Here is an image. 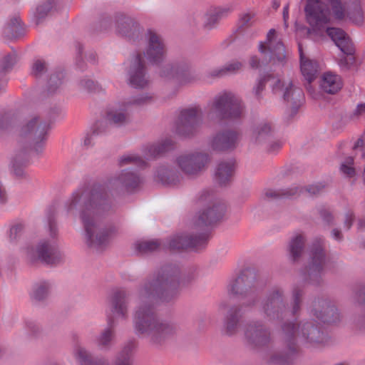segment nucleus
Wrapping results in <instances>:
<instances>
[{
	"label": "nucleus",
	"instance_id": "nucleus-1",
	"mask_svg": "<svg viewBox=\"0 0 365 365\" xmlns=\"http://www.w3.org/2000/svg\"><path fill=\"white\" fill-rule=\"evenodd\" d=\"M142 182L138 173L125 169L110 180L108 185L94 184L73 193L66 203V209L69 212H79L88 245H105L117 232L115 226L102 227V217L113 212L115 207L109 189L133 192Z\"/></svg>",
	"mask_w": 365,
	"mask_h": 365
},
{
	"label": "nucleus",
	"instance_id": "nucleus-2",
	"mask_svg": "<svg viewBox=\"0 0 365 365\" xmlns=\"http://www.w3.org/2000/svg\"><path fill=\"white\" fill-rule=\"evenodd\" d=\"M48 128L47 122L37 115L31 116L22 125L10 163L11 172L16 178H26L25 168L28 165L30 153L31 150L38 154L42 152Z\"/></svg>",
	"mask_w": 365,
	"mask_h": 365
},
{
	"label": "nucleus",
	"instance_id": "nucleus-3",
	"mask_svg": "<svg viewBox=\"0 0 365 365\" xmlns=\"http://www.w3.org/2000/svg\"><path fill=\"white\" fill-rule=\"evenodd\" d=\"M209 239L207 232L200 234L178 232L170 236L165 241L152 240L138 241L135 244L136 251H155L156 250L205 249Z\"/></svg>",
	"mask_w": 365,
	"mask_h": 365
},
{
	"label": "nucleus",
	"instance_id": "nucleus-4",
	"mask_svg": "<svg viewBox=\"0 0 365 365\" xmlns=\"http://www.w3.org/2000/svg\"><path fill=\"white\" fill-rule=\"evenodd\" d=\"M245 113V106L241 98L225 92L213 99L209 115H215L220 120H237L243 118Z\"/></svg>",
	"mask_w": 365,
	"mask_h": 365
},
{
	"label": "nucleus",
	"instance_id": "nucleus-5",
	"mask_svg": "<svg viewBox=\"0 0 365 365\" xmlns=\"http://www.w3.org/2000/svg\"><path fill=\"white\" fill-rule=\"evenodd\" d=\"M199 202H208L207 207L199 212L194 225L196 228L215 227L223 219L226 205L222 201L214 199L212 191L205 190L201 191L197 197Z\"/></svg>",
	"mask_w": 365,
	"mask_h": 365
},
{
	"label": "nucleus",
	"instance_id": "nucleus-6",
	"mask_svg": "<svg viewBox=\"0 0 365 365\" xmlns=\"http://www.w3.org/2000/svg\"><path fill=\"white\" fill-rule=\"evenodd\" d=\"M160 76L167 80H175L180 84L195 83L200 80L199 73L185 61L168 63L160 70Z\"/></svg>",
	"mask_w": 365,
	"mask_h": 365
},
{
	"label": "nucleus",
	"instance_id": "nucleus-7",
	"mask_svg": "<svg viewBox=\"0 0 365 365\" xmlns=\"http://www.w3.org/2000/svg\"><path fill=\"white\" fill-rule=\"evenodd\" d=\"M209 161V155L201 151L185 153L175 159V163L182 173L190 178L201 175L205 170Z\"/></svg>",
	"mask_w": 365,
	"mask_h": 365
},
{
	"label": "nucleus",
	"instance_id": "nucleus-8",
	"mask_svg": "<svg viewBox=\"0 0 365 365\" xmlns=\"http://www.w3.org/2000/svg\"><path fill=\"white\" fill-rule=\"evenodd\" d=\"M203 112L200 107H190L181 110L176 123V133L181 136L195 135L202 123Z\"/></svg>",
	"mask_w": 365,
	"mask_h": 365
},
{
	"label": "nucleus",
	"instance_id": "nucleus-9",
	"mask_svg": "<svg viewBox=\"0 0 365 365\" xmlns=\"http://www.w3.org/2000/svg\"><path fill=\"white\" fill-rule=\"evenodd\" d=\"M326 185L319 182L304 187L299 185H292L289 187L277 190L269 189L264 192V197L268 200H278L291 199L300 195L305 190L310 196H317L323 192Z\"/></svg>",
	"mask_w": 365,
	"mask_h": 365
},
{
	"label": "nucleus",
	"instance_id": "nucleus-10",
	"mask_svg": "<svg viewBox=\"0 0 365 365\" xmlns=\"http://www.w3.org/2000/svg\"><path fill=\"white\" fill-rule=\"evenodd\" d=\"M146 48L144 56L152 63H161L167 53V48L163 37L156 31L148 29L145 34Z\"/></svg>",
	"mask_w": 365,
	"mask_h": 365
},
{
	"label": "nucleus",
	"instance_id": "nucleus-11",
	"mask_svg": "<svg viewBox=\"0 0 365 365\" xmlns=\"http://www.w3.org/2000/svg\"><path fill=\"white\" fill-rule=\"evenodd\" d=\"M152 96L149 94L132 97L124 102L125 108L108 111L107 120L110 124H113L117 127L125 125L130 122V115L127 111V108L130 106H141L148 104L152 101Z\"/></svg>",
	"mask_w": 365,
	"mask_h": 365
},
{
	"label": "nucleus",
	"instance_id": "nucleus-12",
	"mask_svg": "<svg viewBox=\"0 0 365 365\" xmlns=\"http://www.w3.org/2000/svg\"><path fill=\"white\" fill-rule=\"evenodd\" d=\"M276 31L270 29L267 35V41L260 42L259 46V52L264 56L263 63L273 61V64H284L285 60V49L282 42L277 41L274 44L273 38Z\"/></svg>",
	"mask_w": 365,
	"mask_h": 365
},
{
	"label": "nucleus",
	"instance_id": "nucleus-13",
	"mask_svg": "<svg viewBox=\"0 0 365 365\" xmlns=\"http://www.w3.org/2000/svg\"><path fill=\"white\" fill-rule=\"evenodd\" d=\"M304 11L307 22L315 29H321L329 21V9L319 0H307Z\"/></svg>",
	"mask_w": 365,
	"mask_h": 365
},
{
	"label": "nucleus",
	"instance_id": "nucleus-14",
	"mask_svg": "<svg viewBox=\"0 0 365 365\" xmlns=\"http://www.w3.org/2000/svg\"><path fill=\"white\" fill-rule=\"evenodd\" d=\"M129 84L135 88H145L150 83L145 61L142 54L138 53L131 61L128 70Z\"/></svg>",
	"mask_w": 365,
	"mask_h": 365
},
{
	"label": "nucleus",
	"instance_id": "nucleus-15",
	"mask_svg": "<svg viewBox=\"0 0 365 365\" xmlns=\"http://www.w3.org/2000/svg\"><path fill=\"white\" fill-rule=\"evenodd\" d=\"M116 31L128 41L135 42L142 38L143 28L135 19L120 14L117 18Z\"/></svg>",
	"mask_w": 365,
	"mask_h": 365
},
{
	"label": "nucleus",
	"instance_id": "nucleus-16",
	"mask_svg": "<svg viewBox=\"0 0 365 365\" xmlns=\"http://www.w3.org/2000/svg\"><path fill=\"white\" fill-rule=\"evenodd\" d=\"M47 220L51 239L41 240L37 245L36 251H55L60 248L57 241L58 228L56 221V210L54 207L48 208L47 211Z\"/></svg>",
	"mask_w": 365,
	"mask_h": 365
},
{
	"label": "nucleus",
	"instance_id": "nucleus-17",
	"mask_svg": "<svg viewBox=\"0 0 365 365\" xmlns=\"http://www.w3.org/2000/svg\"><path fill=\"white\" fill-rule=\"evenodd\" d=\"M240 140V134L234 130L227 129L217 133L212 138V148L217 151L235 149Z\"/></svg>",
	"mask_w": 365,
	"mask_h": 365
},
{
	"label": "nucleus",
	"instance_id": "nucleus-18",
	"mask_svg": "<svg viewBox=\"0 0 365 365\" xmlns=\"http://www.w3.org/2000/svg\"><path fill=\"white\" fill-rule=\"evenodd\" d=\"M283 99L291 106L292 115H294L304 100L303 91L289 82L284 88Z\"/></svg>",
	"mask_w": 365,
	"mask_h": 365
},
{
	"label": "nucleus",
	"instance_id": "nucleus-19",
	"mask_svg": "<svg viewBox=\"0 0 365 365\" xmlns=\"http://www.w3.org/2000/svg\"><path fill=\"white\" fill-rule=\"evenodd\" d=\"M327 34L344 53L351 55L354 53L351 40L342 29L333 27L327 28Z\"/></svg>",
	"mask_w": 365,
	"mask_h": 365
},
{
	"label": "nucleus",
	"instance_id": "nucleus-20",
	"mask_svg": "<svg viewBox=\"0 0 365 365\" xmlns=\"http://www.w3.org/2000/svg\"><path fill=\"white\" fill-rule=\"evenodd\" d=\"M156 178L165 185L175 186L180 182L182 176L174 167L161 165L156 170Z\"/></svg>",
	"mask_w": 365,
	"mask_h": 365
},
{
	"label": "nucleus",
	"instance_id": "nucleus-21",
	"mask_svg": "<svg viewBox=\"0 0 365 365\" xmlns=\"http://www.w3.org/2000/svg\"><path fill=\"white\" fill-rule=\"evenodd\" d=\"M234 172V163L232 160L221 161L216 168L215 180L220 186H226L231 182Z\"/></svg>",
	"mask_w": 365,
	"mask_h": 365
},
{
	"label": "nucleus",
	"instance_id": "nucleus-22",
	"mask_svg": "<svg viewBox=\"0 0 365 365\" xmlns=\"http://www.w3.org/2000/svg\"><path fill=\"white\" fill-rule=\"evenodd\" d=\"M274 137L272 125L268 122H262L257 125L252 132V139L258 145H264Z\"/></svg>",
	"mask_w": 365,
	"mask_h": 365
},
{
	"label": "nucleus",
	"instance_id": "nucleus-23",
	"mask_svg": "<svg viewBox=\"0 0 365 365\" xmlns=\"http://www.w3.org/2000/svg\"><path fill=\"white\" fill-rule=\"evenodd\" d=\"M299 52L302 73L308 83L310 84L316 78L318 71V64L316 61L305 57L303 53L302 46L300 43L299 44Z\"/></svg>",
	"mask_w": 365,
	"mask_h": 365
},
{
	"label": "nucleus",
	"instance_id": "nucleus-24",
	"mask_svg": "<svg viewBox=\"0 0 365 365\" xmlns=\"http://www.w3.org/2000/svg\"><path fill=\"white\" fill-rule=\"evenodd\" d=\"M25 33L24 25L20 17L15 15L11 17L4 28V36L9 39L17 38Z\"/></svg>",
	"mask_w": 365,
	"mask_h": 365
},
{
	"label": "nucleus",
	"instance_id": "nucleus-25",
	"mask_svg": "<svg viewBox=\"0 0 365 365\" xmlns=\"http://www.w3.org/2000/svg\"><path fill=\"white\" fill-rule=\"evenodd\" d=\"M320 86L325 93L334 94L341 88L342 84L339 76L326 73L323 75Z\"/></svg>",
	"mask_w": 365,
	"mask_h": 365
},
{
	"label": "nucleus",
	"instance_id": "nucleus-26",
	"mask_svg": "<svg viewBox=\"0 0 365 365\" xmlns=\"http://www.w3.org/2000/svg\"><path fill=\"white\" fill-rule=\"evenodd\" d=\"M229 11L228 9H218L206 13L204 16L202 29L210 31L217 27L220 19Z\"/></svg>",
	"mask_w": 365,
	"mask_h": 365
},
{
	"label": "nucleus",
	"instance_id": "nucleus-27",
	"mask_svg": "<svg viewBox=\"0 0 365 365\" xmlns=\"http://www.w3.org/2000/svg\"><path fill=\"white\" fill-rule=\"evenodd\" d=\"M242 63L239 61H232L225 64L222 67L214 69L209 73L212 78H221L228 75H234L242 68Z\"/></svg>",
	"mask_w": 365,
	"mask_h": 365
},
{
	"label": "nucleus",
	"instance_id": "nucleus-28",
	"mask_svg": "<svg viewBox=\"0 0 365 365\" xmlns=\"http://www.w3.org/2000/svg\"><path fill=\"white\" fill-rule=\"evenodd\" d=\"M346 4V16L354 24H361L364 16L360 0H348Z\"/></svg>",
	"mask_w": 365,
	"mask_h": 365
},
{
	"label": "nucleus",
	"instance_id": "nucleus-29",
	"mask_svg": "<svg viewBox=\"0 0 365 365\" xmlns=\"http://www.w3.org/2000/svg\"><path fill=\"white\" fill-rule=\"evenodd\" d=\"M174 148L172 140L165 139L160 143L151 145L148 148V156L158 158Z\"/></svg>",
	"mask_w": 365,
	"mask_h": 365
},
{
	"label": "nucleus",
	"instance_id": "nucleus-30",
	"mask_svg": "<svg viewBox=\"0 0 365 365\" xmlns=\"http://www.w3.org/2000/svg\"><path fill=\"white\" fill-rule=\"evenodd\" d=\"M307 237L304 233H295L289 240L288 247L289 251H303L305 247Z\"/></svg>",
	"mask_w": 365,
	"mask_h": 365
},
{
	"label": "nucleus",
	"instance_id": "nucleus-31",
	"mask_svg": "<svg viewBox=\"0 0 365 365\" xmlns=\"http://www.w3.org/2000/svg\"><path fill=\"white\" fill-rule=\"evenodd\" d=\"M64 74L62 72H56L50 76L47 84L48 96L55 93L63 83Z\"/></svg>",
	"mask_w": 365,
	"mask_h": 365
},
{
	"label": "nucleus",
	"instance_id": "nucleus-32",
	"mask_svg": "<svg viewBox=\"0 0 365 365\" xmlns=\"http://www.w3.org/2000/svg\"><path fill=\"white\" fill-rule=\"evenodd\" d=\"M16 61L17 54L16 52L5 56L0 62V76L5 78L6 73L12 69Z\"/></svg>",
	"mask_w": 365,
	"mask_h": 365
},
{
	"label": "nucleus",
	"instance_id": "nucleus-33",
	"mask_svg": "<svg viewBox=\"0 0 365 365\" xmlns=\"http://www.w3.org/2000/svg\"><path fill=\"white\" fill-rule=\"evenodd\" d=\"M25 230V224L21 222H16L10 225L7 231V237L11 242H16L20 238Z\"/></svg>",
	"mask_w": 365,
	"mask_h": 365
},
{
	"label": "nucleus",
	"instance_id": "nucleus-34",
	"mask_svg": "<svg viewBox=\"0 0 365 365\" xmlns=\"http://www.w3.org/2000/svg\"><path fill=\"white\" fill-rule=\"evenodd\" d=\"M272 78V75L267 74L257 79L256 84L252 88V93L255 98L260 102L262 100V91L264 90L267 83Z\"/></svg>",
	"mask_w": 365,
	"mask_h": 365
},
{
	"label": "nucleus",
	"instance_id": "nucleus-35",
	"mask_svg": "<svg viewBox=\"0 0 365 365\" xmlns=\"http://www.w3.org/2000/svg\"><path fill=\"white\" fill-rule=\"evenodd\" d=\"M48 71V65L47 63L43 59H36L34 60L31 73L32 76L36 78H42L44 74Z\"/></svg>",
	"mask_w": 365,
	"mask_h": 365
},
{
	"label": "nucleus",
	"instance_id": "nucleus-36",
	"mask_svg": "<svg viewBox=\"0 0 365 365\" xmlns=\"http://www.w3.org/2000/svg\"><path fill=\"white\" fill-rule=\"evenodd\" d=\"M15 120V115L11 112H6L0 115V135L10 128Z\"/></svg>",
	"mask_w": 365,
	"mask_h": 365
},
{
	"label": "nucleus",
	"instance_id": "nucleus-37",
	"mask_svg": "<svg viewBox=\"0 0 365 365\" xmlns=\"http://www.w3.org/2000/svg\"><path fill=\"white\" fill-rule=\"evenodd\" d=\"M329 4L334 18L343 20L346 16V11L339 0H329Z\"/></svg>",
	"mask_w": 365,
	"mask_h": 365
},
{
	"label": "nucleus",
	"instance_id": "nucleus-38",
	"mask_svg": "<svg viewBox=\"0 0 365 365\" xmlns=\"http://www.w3.org/2000/svg\"><path fill=\"white\" fill-rule=\"evenodd\" d=\"M134 165L139 168H144L146 165V162L137 155H129L123 156L120 160V165L124 166L126 165Z\"/></svg>",
	"mask_w": 365,
	"mask_h": 365
},
{
	"label": "nucleus",
	"instance_id": "nucleus-39",
	"mask_svg": "<svg viewBox=\"0 0 365 365\" xmlns=\"http://www.w3.org/2000/svg\"><path fill=\"white\" fill-rule=\"evenodd\" d=\"M53 5L54 0H46L44 3L37 7L36 15L38 22L47 16V14L51 11Z\"/></svg>",
	"mask_w": 365,
	"mask_h": 365
},
{
	"label": "nucleus",
	"instance_id": "nucleus-40",
	"mask_svg": "<svg viewBox=\"0 0 365 365\" xmlns=\"http://www.w3.org/2000/svg\"><path fill=\"white\" fill-rule=\"evenodd\" d=\"M79 86L81 88L87 91L88 92H95L98 90V85L93 80L84 78L80 80Z\"/></svg>",
	"mask_w": 365,
	"mask_h": 365
},
{
	"label": "nucleus",
	"instance_id": "nucleus-41",
	"mask_svg": "<svg viewBox=\"0 0 365 365\" xmlns=\"http://www.w3.org/2000/svg\"><path fill=\"white\" fill-rule=\"evenodd\" d=\"M108 123L106 120L97 121L93 126L92 135H102L108 130Z\"/></svg>",
	"mask_w": 365,
	"mask_h": 365
},
{
	"label": "nucleus",
	"instance_id": "nucleus-42",
	"mask_svg": "<svg viewBox=\"0 0 365 365\" xmlns=\"http://www.w3.org/2000/svg\"><path fill=\"white\" fill-rule=\"evenodd\" d=\"M254 16L250 14H245L242 15L241 18L239 20V28L241 29H244L251 26L253 24Z\"/></svg>",
	"mask_w": 365,
	"mask_h": 365
},
{
	"label": "nucleus",
	"instance_id": "nucleus-43",
	"mask_svg": "<svg viewBox=\"0 0 365 365\" xmlns=\"http://www.w3.org/2000/svg\"><path fill=\"white\" fill-rule=\"evenodd\" d=\"M319 213L322 220L329 225H334V217L330 211L324 207H321L319 210Z\"/></svg>",
	"mask_w": 365,
	"mask_h": 365
},
{
	"label": "nucleus",
	"instance_id": "nucleus-44",
	"mask_svg": "<svg viewBox=\"0 0 365 365\" xmlns=\"http://www.w3.org/2000/svg\"><path fill=\"white\" fill-rule=\"evenodd\" d=\"M76 50L77 56L76 60V64L79 69L83 71L86 68V64L83 61V46L81 43H78L76 44Z\"/></svg>",
	"mask_w": 365,
	"mask_h": 365
},
{
	"label": "nucleus",
	"instance_id": "nucleus-45",
	"mask_svg": "<svg viewBox=\"0 0 365 365\" xmlns=\"http://www.w3.org/2000/svg\"><path fill=\"white\" fill-rule=\"evenodd\" d=\"M264 145H266L267 151L269 153H276L282 148V143L278 140H275L274 137L269 143Z\"/></svg>",
	"mask_w": 365,
	"mask_h": 365
},
{
	"label": "nucleus",
	"instance_id": "nucleus-46",
	"mask_svg": "<svg viewBox=\"0 0 365 365\" xmlns=\"http://www.w3.org/2000/svg\"><path fill=\"white\" fill-rule=\"evenodd\" d=\"M355 215L354 212L351 210H349L344 214V227L346 230H349L354 222Z\"/></svg>",
	"mask_w": 365,
	"mask_h": 365
},
{
	"label": "nucleus",
	"instance_id": "nucleus-47",
	"mask_svg": "<svg viewBox=\"0 0 365 365\" xmlns=\"http://www.w3.org/2000/svg\"><path fill=\"white\" fill-rule=\"evenodd\" d=\"M324 239L322 237H317L313 241V250L312 251H324Z\"/></svg>",
	"mask_w": 365,
	"mask_h": 365
},
{
	"label": "nucleus",
	"instance_id": "nucleus-48",
	"mask_svg": "<svg viewBox=\"0 0 365 365\" xmlns=\"http://www.w3.org/2000/svg\"><path fill=\"white\" fill-rule=\"evenodd\" d=\"M263 58H264V55ZM262 61H260V59L257 56H252L250 59V66L251 68L256 69L259 68L261 66H266L269 63L268 62L267 63H263ZM271 63H273V61H272Z\"/></svg>",
	"mask_w": 365,
	"mask_h": 365
},
{
	"label": "nucleus",
	"instance_id": "nucleus-49",
	"mask_svg": "<svg viewBox=\"0 0 365 365\" xmlns=\"http://www.w3.org/2000/svg\"><path fill=\"white\" fill-rule=\"evenodd\" d=\"M341 170L342 173L346 174L348 177H353L356 174L355 169L353 167L346 165L345 163L341 164Z\"/></svg>",
	"mask_w": 365,
	"mask_h": 365
},
{
	"label": "nucleus",
	"instance_id": "nucleus-50",
	"mask_svg": "<svg viewBox=\"0 0 365 365\" xmlns=\"http://www.w3.org/2000/svg\"><path fill=\"white\" fill-rule=\"evenodd\" d=\"M353 115L356 117L365 115V103H359L356 106V108L353 113Z\"/></svg>",
	"mask_w": 365,
	"mask_h": 365
},
{
	"label": "nucleus",
	"instance_id": "nucleus-51",
	"mask_svg": "<svg viewBox=\"0 0 365 365\" xmlns=\"http://www.w3.org/2000/svg\"><path fill=\"white\" fill-rule=\"evenodd\" d=\"M287 85H285L283 82H282L279 79H278L275 83L272 86V91L274 93H278L281 91H284V88Z\"/></svg>",
	"mask_w": 365,
	"mask_h": 365
},
{
	"label": "nucleus",
	"instance_id": "nucleus-52",
	"mask_svg": "<svg viewBox=\"0 0 365 365\" xmlns=\"http://www.w3.org/2000/svg\"><path fill=\"white\" fill-rule=\"evenodd\" d=\"M7 202V194L5 188L0 182V205H4Z\"/></svg>",
	"mask_w": 365,
	"mask_h": 365
},
{
	"label": "nucleus",
	"instance_id": "nucleus-53",
	"mask_svg": "<svg viewBox=\"0 0 365 365\" xmlns=\"http://www.w3.org/2000/svg\"><path fill=\"white\" fill-rule=\"evenodd\" d=\"M331 236L336 240L341 241L343 239V235L340 230L334 228L331 232Z\"/></svg>",
	"mask_w": 365,
	"mask_h": 365
},
{
	"label": "nucleus",
	"instance_id": "nucleus-54",
	"mask_svg": "<svg viewBox=\"0 0 365 365\" xmlns=\"http://www.w3.org/2000/svg\"><path fill=\"white\" fill-rule=\"evenodd\" d=\"M87 60L91 63H96V52L94 51H90L88 54H87Z\"/></svg>",
	"mask_w": 365,
	"mask_h": 365
},
{
	"label": "nucleus",
	"instance_id": "nucleus-55",
	"mask_svg": "<svg viewBox=\"0 0 365 365\" xmlns=\"http://www.w3.org/2000/svg\"><path fill=\"white\" fill-rule=\"evenodd\" d=\"M96 136V135H92V132L88 134L84 139V145L89 146L91 145L93 138Z\"/></svg>",
	"mask_w": 365,
	"mask_h": 365
},
{
	"label": "nucleus",
	"instance_id": "nucleus-56",
	"mask_svg": "<svg viewBox=\"0 0 365 365\" xmlns=\"http://www.w3.org/2000/svg\"><path fill=\"white\" fill-rule=\"evenodd\" d=\"M7 83L6 79L3 77L2 76H0V93L5 91V88Z\"/></svg>",
	"mask_w": 365,
	"mask_h": 365
},
{
	"label": "nucleus",
	"instance_id": "nucleus-57",
	"mask_svg": "<svg viewBox=\"0 0 365 365\" xmlns=\"http://www.w3.org/2000/svg\"><path fill=\"white\" fill-rule=\"evenodd\" d=\"M288 15H289V6L287 5L283 9V19H284V24L286 26H287V19H288Z\"/></svg>",
	"mask_w": 365,
	"mask_h": 365
},
{
	"label": "nucleus",
	"instance_id": "nucleus-58",
	"mask_svg": "<svg viewBox=\"0 0 365 365\" xmlns=\"http://www.w3.org/2000/svg\"><path fill=\"white\" fill-rule=\"evenodd\" d=\"M61 113V109L59 106H55L53 108H52L51 110V117H55V116H57L60 113Z\"/></svg>",
	"mask_w": 365,
	"mask_h": 365
},
{
	"label": "nucleus",
	"instance_id": "nucleus-59",
	"mask_svg": "<svg viewBox=\"0 0 365 365\" xmlns=\"http://www.w3.org/2000/svg\"><path fill=\"white\" fill-rule=\"evenodd\" d=\"M364 140L361 138H360L356 142L355 145L353 147V149L355 150L357 148L362 147L364 145Z\"/></svg>",
	"mask_w": 365,
	"mask_h": 365
},
{
	"label": "nucleus",
	"instance_id": "nucleus-60",
	"mask_svg": "<svg viewBox=\"0 0 365 365\" xmlns=\"http://www.w3.org/2000/svg\"><path fill=\"white\" fill-rule=\"evenodd\" d=\"M354 158L353 157H348L346 158L345 160V164L349 165H352L354 163Z\"/></svg>",
	"mask_w": 365,
	"mask_h": 365
},
{
	"label": "nucleus",
	"instance_id": "nucleus-61",
	"mask_svg": "<svg viewBox=\"0 0 365 365\" xmlns=\"http://www.w3.org/2000/svg\"><path fill=\"white\" fill-rule=\"evenodd\" d=\"M54 252H41V257L45 259L46 257H50Z\"/></svg>",
	"mask_w": 365,
	"mask_h": 365
},
{
	"label": "nucleus",
	"instance_id": "nucleus-62",
	"mask_svg": "<svg viewBox=\"0 0 365 365\" xmlns=\"http://www.w3.org/2000/svg\"><path fill=\"white\" fill-rule=\"evenodd\" d=\"M362 225H364V222H362V220H359V225L361 227Z\"/></svg>",
	"mask_w": 365,
	"mask_h": 365
},
{
	"label": "nucleus",
	"instance_id": "nucleus-63",
	"mask_svg": "<svg viewBox=\"0 0 365 365\" xmlns=\"http://www.w3.org/2000/svg\"><path fill=\"white\" fill-rule=\"evenodd\" d=\"M361 157L362 158L365 159V150L363 152Z\"/></svg>",
	"mask_w": 365,
	"mask_h": 365
},
{
	"label": "nucleus",
	"instance_id": "nucleus-64",
	"mask_svg": "<svg viewBox=\"0 0 365 365\" xmlns=\"http://www.w3.org/2000/svg\"><path fill=\"white\" fill-rule=\"evenodd\" d=\"M362 248H363V249H365V240L363 242Z\"/></svg>",
	"mask_w": 365,
	"mask_h": 365
}]
</instances>
